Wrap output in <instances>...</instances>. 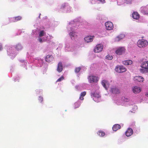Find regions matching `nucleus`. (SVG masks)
<instances>
[{
	"instance_id": "obj_3",
	"label": "nucleus",
	"mask_w": 148,
	"mask_h": 148,
	"mask_svg": "<svg viewBox=\"0 0 148 148\" xmlns=\"http://www.w3.org/2000/svg\"><path fill=\"white\" fill-rule=\"evenodd\" d=\"M115 71L119 73H122L126 71L127 69L123 66H117L115 69Z\"/></svg>"
},
{
	"instance_id": "obj_19",
	"label": "nucleus",
	"mask_w": 148,
	"mask_h": 148,
	"mask_svg": "<svg viewBox=\"0 0 148 148\" xmlns=\"http://www.w3.org/2000/svg\"><path fill=\"white\" fill-rule=\"evenodd\" d=\"M101 83L102 85L106 89V90H108V88L106 86V85H108V81L106 80H103L101 82Z\"/></svg>"
},
{
	"instance_id": "obj_23",
	"label": "nucleus",
	"mask_w": 148,
	"mask_h": 148,
	"mask_svg": "<svg viewBox=\"0 0 148 148\" xmlns=\"http://www.w3.org/2000/svg\"><path fill=\"white\" fill-rule=\"evenodd\" d=\"M46 33L43 30H42L40 32L39 36L40 37H41L45 35Z\"/></svg>"
},
{
	"instance_id": "obj_24",
	"label": "nucleus",
	"mask_w": 148,
	"mask_h": 148,
	"mask_svg": "<svg viewBox=\"0 0 148 148\" xmlns=\"http://www.w3.org/2000/svg\"><path fill=\"white\" fill-rule=\"evenodd\" d=\"M122 99L124 101V102H128L130 101V99L129 98L125 97H123L122 98Z\"/></svg>"
},
{
	"instance_id": "obj_15",
	"label": "nucleus",
	"mask_w": 148,
	"mask_h": 148,
	"mask_svg": "<svg viewBox=\"0 0 148 148\" xmlns=\"http://www.w3.org/2000/svg\"><path fill=\"white\" fill-rule=\"evenodd\" d=\"M94 37V36H87L85 38L84 40L86 42H90L92 41Z\"/></svg>"
},
{
	"instance_id": "obj_7",
	"label": "nucleus",
	"mask_w": 148,
	"mask_h": 148,
	"mask_svg": "<svg viewBox=\"0 0 148 148\" xmlns=\"http://www.w3.org/2000/svg\"><path fill=\"white\" fill-rule=\"evenodd\" d=\"M103 46L101 44H99L97 45L95 48L94 51L95 53H99L101 52L103 50Z\"/></svg>"
},
{
	"instance_id": "obj_13",
	"label": "nucleus",
	"mask_w": 148,
	"mask_h": 148,
	"mask_svg": "<svg viewBox=\"0 0 148 148\" xmlns=\"http://www.w3.org/2000/svg\"><path fill=\"white\" fill-rule=\"evenodd\" d=\"M134 80L137 81L139 82H143L144 79L143 77L141 76H136L134 77Z\"/></svg>"
},
{
	"instance_id": "obj_20",
	"label": "nucleus",
	"mask_w": 148,
	"mask_h": 148,
	"mask_svg": "<svg viewBox=\"0 0 148 148\" xmlns=\"http://www.w3.org/2000/svg\"><path fill=\"white\" fill-rule=\"evenodd\" d=\"M123 63L125 65H130L132 63V61L131 60H124L123 62Z\"/></svg>"
},
{
	"instance_id": "obj_2",
	"label": "nucleus",
	"mask_w": 148,
	"mask_h": 148,
	"mask_svg": "<svg viewBox=\"0 0 148 148\" xmlns=\"http://www.w3.org/2000/svg\"><path fill=\"white\" fill-rule=\"evenodd\" d=\"M137 45L140 48L146 47L148 45L147 40L144 39L139 40L137 43Z\"/></svg>"
},
{
	"instance_id": "obj_8",
	"label": "nucleus",
	"mask_w": 148,
	"mask_h": 148,
	"mask_svg": "<svg viewBox=\"0 0 148 148\" xmlns=\"http://www.w3.org/2000/svg\"><path fill=\"white\" fill-rule=\"evenodd\" d=\"M132 90L134 93L137 94L140 92L141 90L140 87L135 86L132 88Z\"/></svg>"
},
{
	"instance_id": "obj_18",
	"label": "nucleus",
	"mask_w": 148,
	"mask_h": 148,
	"mask_svg": "<svg viewBox=\"0 0 148 148\" xmlns=\"http://www.w3.org/2000/svg\"><path fill=\"white\" fill-rule=\"evenodd\" d=\"M121 126L118 124H116L113 125L112 127V129L113 131H116L117 130L120 129Z\"/></svg>"
},
{
	"instance_id": "obj_30",
	"label": "nucleus",
	"mask_w": 148,
	"mask_h": 148,
	"mask_svg": "<svg viewBox=\"0 0 148 148\" xmlns=\"http://www.w3.org/2000/svg\"><path fill=\"white\" fill-rule=\"evenodd\" d=\"M75 108H78L80 106L79 103L77 102H76L74 103Z\"/></svg>"
},
{
	"instance_id": "obj_26",
	"label": "nucleus",
	"mask_w": 148,
	"mask_h": 148,
	"mask_svg": "<svg viewBox=\"0 0 148 148\" xmlns=\"http://www.w3.org/2000/svg\"><path fill=\"white\" fill-rule=\"evenodd\" d=\"M106 59L111 60L113 59V57L112 56H110V55H108L106 56Z\"/></svg>"
},
{
	"instance_id": "obj_33",
	"label": "nucleus",
	"mask_w": 148,
	"mask_h": 148,
	"mask_svg": "<svg viewBox=\"0 0 148 148\" xmlns=\"http://www.w3.org/2000/svg\"><path fill=\"white\" fill-rule=\"evenodd\" d=\"M38 40L40 42H42V40L41 38H39Z\"/></svg>"
},
{
	"instance_id": "obj_11",
	"label": "nucleus",
	"mask_w": 148,
	"mask_h": 148,
	"mask_svg": "<svg viewBox=\"0 0 148 148\" xmlns=\"http://www.w3.org/2000/svg\"><path fill=\"white\" fill-rule=\"evenodd\" d=\"M45 59L47 62H50L53 60V57L51 55H48L46 56Z\"/></svg>"
},
{
	"instance_id": "obj_22",
	"label": "nucleus",
	"mask_w": 148,
	"mask_h": 148,
	"mask_svg": "<svg viewBox=\"0 0 148 148\" xmlns=\"http://www.w3.org/2000/svg\"><path fill=\"white\" fill-rule=\"evenodd\" d=\"M97 134L100 136L103 137L104 136L105 134V133L103 131H98Z\"/></svg>"
},
{
	"instance_id": "obj_25",
	"label": "nucleus",
	"mask_w": 148,
	"mask_h": 148,
	"mask_svg": "<svg viewBox=\"0 0 148 148\" xmlns=\"http://www.w3.org/2000/svg\"><path fill=\"white\" fill-rule=\"evenodd\" d=\"M16 49L17 50H19L22 49V47L21 45L20 44H18L16 45L15 47Z\"/></svg>"
},
{
	"instance_id": "obj_28",
	"label": "nucleus",
	"mask_w": 148,
	"mask_h": 148,
	"mask_svg": "<svg viewBox=\"0 0 148 148\" xmlns=\"http://www.w3.org/2000/svg\"><path fill=\"white\" fill-rule=\"evenodd\" d=\"M70 36L72 39H73V38L75 36V33L73 32H71L69 34Z\"/></svg>"
},
{
	"instance_id": "obj_29",
	"label": "nucleus",
	"mask_w": 148,
	"mask_h": 148,
	"mask_svg": "<svg viewBox=\"0 0 148 148\" xmlns=\"http://www.w3.org/2000/svg\"><path fill=\"white\" fill-rule=\"evenodd\" d=\"M81 69L80 67H77L75 69V72L76 73H78L80 71Z\"/></svg>"
},
{
	"instance_id": "obj_9",
	"label": "nucleus",
	"mask_w": 148,
	"mask_h": 148,
	"mask_svg": "<svg viewBox=\"0 0 148 148\" xmlns=\"http://www.w3.org/2000/svg\"><path fill=\"white\" fill-rule=\"evenodd\" d=\"M125 51V49L123 47L118 48L116 51V53L118 55H121Z\"/></svg>"
},
{
	"instance_id": "obj_4",
	"label": "nucleus",
	"mask_w": 148,
	"mask_h": 148,
	"mask_svg": "<svg viewBox=\"0 0 148 148\" xmlns=\"http://www.w3.org/2000/svg\"><path fill=\"white\" fill-rule=\"evenodd\" d=\"M91 96L93 97V100L97 102H99L101 100V96L97 93L94 92L92 94Z\"/></svg>"
},
{
	"instance_id": "obj_17",
	"label": "nucleus",
	"mask_w": 148,
	"mask_h": 148,
	"mask_svg": "<svg viewBox=\"0 0 148 148\" xmlns=\"http://www.w3.org/2000/svg\"><path fill=\"white\" fill-rule=\"evenodd\" d=\"M132 16L133 18L136 20L140 18V15L137 12H133L132 14Z\"/></svg>"
},
{
	"instance_id": "obj_16",
	"label": "nucleus",
	"mask_w": 148,
	"mask_h": 148,
	"mask_svg": "<svg viewBox=\"0 0 148 148\" xmlns=\"http://www.w3.org/2000/svg\"><path fill=\"white\" fill-rule=\"evenodd\" d=\"M22 19V17L20 16H18L13 17L12 18L11 22H15L21 20Z\"/></svg>"
},
{
	"instance_id": "obj_32",
	"label": "nucleus",
	"mask_w": 148,
	"mask_h": 148,
	"mask_svg": "<svg viewBox=\"0 0 148 148\" xmlns=\"http://www.w3.org/2000/svg\"><path fill=\"white\" fill-rule=\"evenodd\" d=\"M125 2L127 4H128L131 3L132 0H125Z\"/></svg>"
},
{
	"instance_id": "obj_35",
	"label": "nucleus",
	"mask_w": 148,
	"mask_h": 148,
	"mask_svg": "<svg viewBox=\"0 0 148 148\" xmlns=\"http://www.w3.org/2000/svg\"><path fill=\"white\" fill-rule=\"evenodd\" d=\"M146 95L147 97H148V93H147L146 94Z\"/></svg>"
},
{
	"instance_id": "obj_12",
	"label": "nucleus",
	"mask_w": 148,
	"mask_h": 148,
	"mask_svg": "<svg viewBox=\"0 0 148 148\" xmlns=\"http://www.w3.org/2000/svg\"><path fill=\"white\" fill-rule=\"evenodd\" d=\"M133 132L132 129L129 128L125 132V134L127 136H129L132 135Z\"/></svg>"
},
{
	"instance_id": "obj_14",
	"label": "nucleus",
	"mask_w": 148,
	"mask_h": 148,
	"mask_svg": "<svg viewBox=\"0 0 148 148\" xmlns=\"http://www.w3.org/2000/svg\"><path fill=\"white\" fill-rule=\"evenodd\" d=\"M111 91L112 93L117 94L120 93V91L119 89L117 88L115 86H113L111 89Z\"/></svg>"
},
{
	"instance_id": "obj_1",
	"label": "nucleus",
	"mask_w": 148,
	"mask_h": 148,
	"mask_svg": "<svg viewBox=\"0 0 148 148\" xmlns=\"http://www.w3.org/2000/svg\"><path fill=\"white\" fill-rule=\"evenodd\" d=\"M140 66L142 69H140L141 73H148V61L143 62L141 64Z\"/></svg>"
},
{
	"instance_id": "obj_5",
	"label": "nucleus",
	"mask_w": 148,
	"mask_h": 148,
	"mask_svg": "<svg viewBox=\"0 0 148 148\" xmlns=\"http://www.w3.org/2000/svg\"><path fill=\"white\" fill-rule=\"evenodd\" d=\"M88 79L89 82L90 83H96L98 81V78L97 77L93 75L89 76Z\"/></svg>"
},
{
	"instance_id": "obj_6",
	"label": "nucleus",
	"mask_w": 148,
	"mask_h": 148,
	"mask_svg": "<svg viewBox=\"0 0 148 148\" xmlns=\"http://www.w3.org/2000/svg\"><path fill=\"white\" fill-rule=\"evenodd\" d=\"M106 28L108 30H111L113 29L114 26L113 23L110 22L108 21L105 23Z\"/></svg>"
},
{
	"instance_id": "obj_31",
	"label": "nucleus",
	"mask_w": 148,
	"mask_h": 148,
	"mask_svg": "<svg viewBox=\"0 0 148 148\" xmlns=\"http://www.w3.org/2000/svg\"><path fill=\"white\" fill-rule=\"evenodd\" d=\"M38 100L40 102H42L43 101L42 97L41 96H40L38 98Z\"/></svg>"
},
{
	"instance_id": "obj_27",
	"label": "nucleus",
	"mask_w": 148,
	"mask_h": 148,
	"mask_svg": "<svg viewBox=\"0 0 148 148\" xmlns=\"http://www.w3.org/2000/svg\"><path fill=\"white\" fill-rule=\"evenodd\" d=\"M64 79V78L63 76H61L60 78L57 79L56 82H60L63 80Z\"/></svg>"
},
{
	"instance_id": "obj_10",
	"label": "nucleus",
	"mask_w": 148,
	"mask_h": 148,
	"mask_svg": "<svg viewBox=\"0 0 148 148\" xmlns=\"http://www.w3.org/2000/svg\"><path fill=\"white\" fill-rule=\"evenodd\" d=\"M63 69L62 63L61 62H60L58 64L57 70L58 72L60 73L62 71Z\"/></svg>"
},
{
	"instance_id": "obj_21",
	"label": "nucleus",
	"mask_w": 148,
	"mask_h": 148,
	"mask_svg": "<svg viewBox=\"0 0 148 148\" xmlns=\"http://www.w3.org/2000/svg\"><path fill=\"white\" fill-rule=\"evenodd\" d=\"M86 94V92L85 91L82 92L81 94L79 99L81 100H83L84 99V97Z\"/></svg>"
},
{
	"instance_id": "obj_34",
	"label": "nucleus",
	"mask_w": 148,
	"mask_h": 148,
	"mask_svg": "<svg viewBox=\"0 0 148 148\" xmlns=\"http://www.w3.org/2000/svg\"><path fill=\"white\" fill-rule=\"evenodd\" d=\"M2 49V47L1 45H0V51Z\"/></svg>"
}]
</instances>
